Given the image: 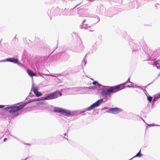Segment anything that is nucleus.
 Masks as SVG:
<instances>
[{
	"label": "nucleus",
	"instance_id": "1",
	"mask_svg": "<svg viewBox=\"0 0 160 160\" xmlns=\"http://www.w3.org/2000/svg\"><path fill=\"white\" fill-rule=\"evenodd\" d=\"M125 83L121 84L114 87H111L107 89L106 90H103L102 92V96H105L107 94H109L110 93L115 92L123 88V86Z\"/></svg>",
	"mask_w": 160,
	"mask_h": 160
},
{
	"label": "nucleus",
	"instance_id": "2",
	"mask_svg": "<svg viewBox=\"0 0 160 160\" xmlns=\"http://www.w3.org/2000/svg\"><path fill=\"white\" fill-rule=\"evenodd\" d=\"M26 104L20 105L18 106L8 107L5 108V109H10L8 112L10 113H13L21 110Z\"/></svg>",
	"mask_w": 160,
	"mask_h": 160
},
{
	"label": "nucleus",
	"instance_id": "3",
	"mask_svg": "<svg viewBox=\"0 0 160 160\" xmlns=\"http://www.w3.org/2000/svg\"><path fill=\"white\" fill-rule=\"evenodd\" d=\"M58 96V94L56 92H54L48 95L45 97H41V100H49L56 98Z\"/></svg>",
	"mask_w": 160,
	"mask_h": 160
},
{
	"label": "nucleus",
	"instance_id": "4",
	"mask_svg": "<svg viewBox=\"0 0 160 160\" xmlns=\"http://www.w3.org/2000/svg\"><path fill=\"white\" fill-rule=\"evenodd\" d=\"M122 111V110L118 108H111L108 109L107 112L113 114H117L119 113Z\"/></svg>",
	"mask_w": 160,
	"mask_h": 160
},
{
	"label": "nucleus",
	"instance_id": "5",
	"mask_svg": "<svg viewBox=\"0 0 160 160\" xmlns=\"http://www.w3.org/2000/svg\"><path fill=\"white\" fill-rule=\"evenodd\" d=\"M102 99H100L98 100L94 103L92 104L90 107L87 108V110L88 111H90L91 110L93 109L95 107L98 106L99 104V101L102 100Z\"/></svg>",
	"mask_w": 160,
	"mask_h": 160
},
{
	"label": "nucleus",
	"instance_id": "6",
	"mask_svg": "<svg viewBox=\"0 0 160 160\" xmlns=\"http://www.w3.org/2000/svg\"><path fill=\"white\" fill-rule=\"evenodd\" d=\"M38 88L37 87L33 88L32 91L37 97H40L42 96V94L40 92L38 91Z\"/></svg>",
	"mask_w": 160,
	"mask_h": 160
},
{
	"label": "nucleus",
	"instance_id": "7",
	"mask_svg": "<svg viewBox=\"0 0 160 160\" xmlns=\"http://www.w3.org/2000/svg\"><path fill=\"white\" fill-rule=\"evenodd\" d=\"M61 113L62 114L65 116H68L71 115V112L69 110L63 108L62 112Z\"/></svg>",
	"mask_w": 160,
	"mask_h": 160
},
{
	"label": "nucleus",
	"instance_id": "8",
	"mask_svg": "<svg viewBox=\"0 0 160 160\" xmlns=\"http://www.w3.org/2000/svg\"><path fill=\"white\" fill-rule=\"evenodd\" d=\"M28 74L31 76H36V74L33 72V71L30 69H28L27 71Z\"/></svg>",
	"mask_w": 160,
	"mask_h": 160
},
{
	"label": "nucleus",
	"instance_id": "9",
	"mask_svg": "<svg viewBox=\"0 0 160 160\" xmlns=\"http://www.w3.org/2000/svg\"><path fill=\"white\" fill-rule=\"evenodd\" d=\"M7 61L12 62L14 63H17L18 62V60L14 58H8L7 59Z\"/></svg>",
	"mask_w": 160,
	"mask_h": 160
},
{
	"label": "nucleus",
	"instance_id": "10",
	"mask_svg": "<svg viewBox=\"0 0 160 160\" xmlns=\"http://www.w3.org/2000/svg\"><path fill=\"white\" fill-rule=\"evenodd\" d=\"M63 108L58 107H55L53 109V111L55 112H57L61 113Z\"/></svg>",
	"mask_w": 160,
	"mask_h": 160
},
{
	"label": "nucleus",
	"instance_id": "11",
	"mask_svg": "<svg viewBox=\"0 0 160 160\" xmlns=\"http://www.w3.org/2000/svg\"><path fill=\"white\" fill-rule=\"evenodd\" d=\"M141 150H140L139 152L136 155L135 157H141V154H140Z\"/></svg>",
	"mask_w": 160,
	"mask_h": 160
},
{
	"label": "nucleus",
	"instance_id": "12",
	"mask_svg": "<svg viewBox=\"0 0 160 160\" xmlns=\"http://www.w3.org/2000/svg\"><path fill=\"white\" fill-rule=\"evenodd\" d=\"M147 98L149 102H151L152 100V97L151 96L148 97Z\"/></svg>",
	"mask_w": 160,
	"mask_h": 160
},
{
	"label": "nucleus",
	"instance_id": "13",
	"mask_svg": "<svg viewBox=\"0 0 160 160\" xmlns=\"http://www.w3.org/2000/svg\"><path fill=\"white\" fill-rule=\"evenodd\" d=\"M159 63H160L159 62L158 63V61H155L154 62V64L155 65H157L159 64Z\"/></svg>",
	"mask_w": 160,
	"mask_h": 160
},
{
	"label": "nucleus",
	"instance_id": "14",
	"mask_svg": "<svg viewBox=\"0 0 160 160\" xmlns=\"http://www.w3.org/2000/svg\"><path fill=\"white\" fill-rule=\"evenodd\" d=\"M41 98H40V99H32V101H38V100H41Z\"/></svg>",
	"mask_w": 160,
	"mask_h": 160
},
{
	"label": "nucleus",
	"instance_id": "15",
	"mask_svg": "<svg viewBox=\"0 0 160 160\" xmlns=\"http://www.w3.org/2000/svg\"><path fill=\"white\" fill-rule=\"evenodd\" d=\"M92 84L94 85H96L97 84H98V82L96 81H94L92 82Z\"/></svg>",
	"mask_w": 160,
	"mask_h": 160
},
{
	"label": "nucleus",
	"instance_id": "16",
	"mask_svg": "<svg viewBox=\"0 0 160 160\" xmlns=\"http://www.w3.org/2000/svg\"><path fill=\"white\" fill-rule=\"evenodd\" d=\"M4 106L3 105H0V108H4Z\"/></svg>",
	"mask_w": 160,
	"mask_h": 160
},
{
	"label": "nucleus",
	"instance_id": "17",
	"mask_svg": "<svg viewBox=\"0 0 160 160\" xmlns=\"http://www.w3.org/2000/svg\"><path fill=\"white\" fill-rule=\"evenodd\" d=\"M7 138H5L4 139L3 141H4V142H6V141H7Z\"/></svg>",
	"mask_w": 160,
	"mask_h": 160
},
{
	"label": "nucleus",
	"instance_id": "18",
	"mask_svg": "<svg viewBox=\"0 0 160 160\" xmlns=\"http://www.w3.org/2000/svg\"><path fill=\"white\" fill-rule=\"evenodd\" d=\"M37 104H42L43 103L42 102H40L38 103H37Z\"/></svg>",
	"mask_w": 160,
	"mask_h": 160
},
{
	"label": "nucleus",
	"instance_id": "19",
	"mask_svg": "<svg viewBox=\"0 0 160 160\" xmlns=\"http://www.w3.org/2000/svg\"><path fill=\"white\" fill-rule=\"evenodd\" d=\"M158 96L159 98L160 97V93L158 94Z\"/></svg>",
	"mask_w": 160,
	"mask_h": 160
},
{
	"label": "nucleus",
	"instance_id": "20",
	"mask_svg": "<svg viewBox=\"0 0 160 160\" xmlns=\"http://www.w3.org/2000/svg\"><path fill=\"white\" fill-rule=\"evenodd\" d=\"M157 98H154L153 99V101H155V99H156Z\"/></svg>",
	"mask_w": 160,
	"mask_h": 160
},
{
	"label": "nucleus",
	"instance_id": "21",
	"mask_svg": "<svg viewBox=\"0 0 160 160\" xmlns=\"http://www.w3.org/2000/svg\"><path fill=\"white\" fill-rule=\"evenodd\" d=\"M18 115V114H17V115Z\"/></svg>",
	"mask_w": 160,
	"mask_h": 160
}]
</instances>
